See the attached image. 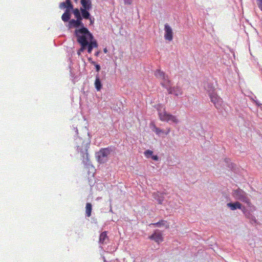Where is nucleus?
Wrapping results in <instances>:
<instances>
[{"label": "nucleus", "instance_id": "e433bc0d", "mask_svg": "<svg viewBox=\"0 0 262 262\" xmlns=\"http://www.w3.org/2000/svg\"><path fill=\"white\" fill-rule=\"evenodd\" d=\"M99 54V52H96V53H95V56H98Z\"/></svg>", "mask_w": 262, "mask_h": 262}, {"label": "nucleus", "instance_id": "cd10ccee", "mask_svg": "<svg viewBox=\"0 0 262 262\" xmlns=\"http://www.w3.org/2000/svg\"><path fill=\"white\" fill-rule=\"evenodd\" d=\"M153 154V151L150 150H146L144 152V155L146 158H149L150 156H152Z\"/></svg>", "mask_w": 262, "mask_h": 262}, {"label": "nucleus", "instance_id": "7c9ffc66", "mask_svg": "<svg viewBox=\"0 0 262 262\" xmlns=\"http://www.w3.org/2000/svg\"><path fill=\"white\" fill-rule=\"evenodd\" d=\"M155 132L157 134L159 135L161 133H163L162 130L160 129L159 128H156L155 129Z\"/></svg>", "mask_w": 262, "mask_h": 262}, {"label": "nucleus", "instance_id": "20e7f679", "mask_svg": "<svg viewBox=\"0 0 262 262\" xmlns=\"http://www.w3.org/2000/svg\"><path fill=\"white\" fill-rule=\"evenodd\" d=\"M232 195L234 199L244 202L247 205H250V201L248 196V194L242 189L238 188L236 189L233 190Z\"/></svg>", "mask_w": 262, "mask_h": 262}, {"label": "nucleus", "instance_id": "393cba45", "mask_svg": "<svg viewBox=\"0 0 262 262\" xmlns=\"http://www.w3.org/2000/svg\"><path fill=\"white\" fill-rule=\"evenodd\" d=\"M92 210V205L90 203H87L85 206V213L88 217L91 216V212Z\"/></svg>", "mask_w": 262, "mask_h": 262}, {"label": "nucleus", "instance_id": "2f4dec72", "mask_svg": "<svg viewBox=\"0 0 262 262\" xmlns=\"http://www.w3.org/2000/svg\"><path fill=\"white\" fill-rule=\"evenodd\" d=\"M124 3L127 5H130L132 3V0H124Z\"/></svg>", "mask_w": 262, "mask_h": 262}, {"label": "nucleus", "instance_id": "39448f33", "mask_svg": "<svg viewBox=\"0 0 262 262\" xmlns=\"http://www.w3.org/2000/svg\"><path fill=\"white\" fill-rule=\"evenodd\" d=\"M155 76L161 80V84L168 90L171 87V81L167 75L160 70H157L155 72Z\"/></svg>", "mask_w": 262, "mask_h": 262}, {"label": "nucleus", "instance_id": "c756f323", "mask_svg": "<svg viewBox=\"0 0 262 262\" xmlns=\"http://www.w3.org/2000/svg\"><path fill=\"white\" fill-rule=\"evenodd\" d=\"M91 63L95 66L96 70L97 72H99L100 70V66L99 64H96L95 61H92Z\"/></svg>", "mask_w": 262, "mask_h": 262}, {"label": "nucleus", "instance_id": "a211bd4d", "mask_svg": "<svg viewBox=\"0 0 262 262\" xmlns=\"http://www.w3.org/2000/svg\"><path fill=\"white\" fill-rule=\"evenodd\" d=\"M153 196L155 199H156L159 203V204H162L164 200V196L162 193L159 192H155L153 194Z\"/></svg>", "mask_w": 262, "mask_h": 262}, {"label": "nucleus", "instance_id": "c85d7f7f", "mask_svg": "<svg viewBox=\"0 0 262 262\" xmlns=\"http://www.w3.org/2000/svg\"><path fill=\"white\" fill-rule=\"evenodd\" d=\"M75 20L76 21L78 27H81V28L80 29H82L83 28H85L84 27V24H83L82 21H79V20H77V19H76Z\"/></svg>", "mask_w": 262, "mask_h": 262}, {"label": "nucleus", "instance_id": "4be33fe9", "mask_svg": "<svg viewBox=\"0 0 262 262\" xmlns=\"http://www.w3.org/2000/svg\"><path fill=\"white\" fill-rule=\"evenodd\" d=\"M204 87H205V89L207 91V92L208 93V95L210 97L211 101L213 102L212 90L211 84H209L208 83H205Z\"/></svg>", "mask_w": 262, "mask_h": 262}, {"label": "nucleus", "instance_id": "6ab92c4d", "mask_svg": "<svg viewBox=\"0 0 262 262\" xmlns=\"http://www.w3.org/2000/svg\"><path fill=\"white\" fill-rule=\"evenodd\" d=\"M70 10H69V9H66L64 13L61 16V18L63 21L67 22L70 20Z\"/></svg>", "mask_w": 262, "mask_h": 262}, {"label": "nucleus", "instance_id": "f3484780", "mask_svg": "<svg viewBox=\"0 0 262 262\" xmlns=\"http://www.w3.org/2000/svg\"><path fill=\"white\" fill-rule=\"evenodd\" d=\"M59 7L61 9L62 8H67L69 9V10L72 9L73 7L72 4H71L70 0H66V3L62 2L60 4Z\"/></svg>", "mask_w": 262, "mask_h": 262}, {"label": "nucleus", "instance_id": "b1692460", "mask_svg": "<svg viewBox=\"0 0 262 262\" xmlns=\"http://www.w3.org/2000/svg\"><path fill=\"white\" fill-rule=\"evenodd\" d=\"M214 105L215 106V107L218 108V105H221L223 101L221 98L217 97V96H216L215 93H214Z\"/></svg>", "mask_w": 262, "mask_h": 262}, {"label": "nucleus", "instance_id": "f03ea898", "mask_svg": "<svg viewBox=\"0 0 262 262\" xmlns=\"http://www.w3.org/2000/svg\"><path fill=\"white\" fill-rule=\"evenodd\" d=\"M77 30L79 33L85 38V41L88 44L86 46V49H87L88 52L91 53L93 49L97 48L98 46L97 41L94 39L93 35L86 28L77 29Z\"/></svg>", "mask_w": 262, "mask_h": 262}, {"label": "nucleus", "instance_id": "9b49d317", "mask_svg": "<svg viewBox=\"0 0 262 262\" xmlns=\"http://www.w3.org/2000/svg\"><path fill=\"white\" fill-rule=\"evenodd\" d=\"M149 238L154 241L156 243L158 244L163 241L162 233L159 230H156L149 237Z\"/></svg>", "mask_w": 262, "mask_h": 262}, {"label": "nucleus", "instance_id": "dca6fc26", "mask_svg": "<svg viewBox=\"0 0 262 262\" xmlns=\"http://www.w3.org/2000/svg\"><path fill=\"white\" fill-rule=\"evenodd\" d=\"M153 225L154 226L158 227H165L166 229L168 228L169 226V224L167 223V222L165 220H161L159 222L156 223H151L149 224V226Z\"/></svg>", "mask_w": 262, "mask_h": 262}, {"label": "nucleus", "instance_id": "f257e3e1", "mask_svg": "<svg viewBox=\"0 0 262 262\" xmlns=\"http://www.w3.org/2000/svg\"><path fill=\"white\" fill-rule=\"evenodd\" d=\"M76 142L77 144V149L80 152H83V149L85 150V152L83 154V162L84 164H88L90 162L89 154L88 153V150L89 148V146L91 143V140L89 137L88 134L84 139H82L80 137H78L76 139Z\"/></svg>", "mask_w": 262, "mask_h": 262}, {"label": "nucleus", "instance_id": "2eb2a0df", "mask_svg": "<svg viewBox=\"0 0 262 262\" xmlns=\"http://www.w3.org/2000/svg\"><path fill=\"white\" fill-rule=\"evenodd\" d=\"M80 3L82 5L80 10H90L91 9L92 5L91 0H81Z\"/></svg>", "mask_w": 262, "mask_h": 262}, {"label": "nucleus", "instance_id": "a19ab883", "mask_svg": "<svg viewBox=\"0 0 262 262\" xmlns=\"http://www.w3.org/2000/svg\"><path fill=\"white\" fill-rule=\"evenodd\" d=\"M78 0H74L75 2H77Z\"/></svg>", "mask_w": 262, "mask_h": 262}, {"label": "nucleus", "instance_id": "0eeeda50", "mask_svg": "<svg viewBox=\"0 0 262 262\" xmlns=\"http://www.w3.org/2000/svg\"><path fill=\"white\" fill-rule=\"evenodd\" d=\"M111 153L108 148L101 149L97 154V159L99 163H104L107 160V157Z\"/></svg>", "mask_w": 262, "mask_h": 262}, {"label": "nucleus", "instance_id": "1a4fd4ad", "mask_svg": "<svg viewBox=\"0 0 262 262\" xmlns=\"http://www.w3.org/2000/svg\"><path fill=\"white\" fill-rule=\"evenodd\" d=\"M165 34L164 38L166 40L171 41L173 39V32L171 27L168 24H166L164 25Z\"/></svg>", "mask_w": 262, "mask_h": 262}, {"label": "nucleus", "instance_id": "aec40b11", "mask_svg": "<svg viewBox=\"0 0 262 262\" xmlns=\"http://www.w3.org/2000/svg\"><path fill=\"white\" fill-rule=\"evenodd\" d=\"M94 85L97 91H99L102 89V84L98 75H96Z\"/></svg>", "mask_w": 262, "mask_h": 262}, {"label": "nucleus", "instance_id": "9d476101", "mask_svg": "<svg viewBox=\"0 0 262 262\" xmlns=\"http://www.w3.org/2000/svg\"><path fill=\"white\" fill-rule=\"evenodd\" d=\"M242 211L245 217L249 220L251 224H256L257 223V220L255 217L253 215L250 211L247 209L245 207H243Z\"/></svg>", "mask_w": 262, "mask_h": 262}, {"label": "nucleus", "instance_id": "473e14b6", "mask_svg": "<svg viewBox=\"0 0 262 262\" xmlns=\"http://www.w3.org/2000/svg\"><path fill=\"white\" fill-rule=\"evenodd\" d=\"M76 18L77 20H79V21H82V18H83L82 17V15H81L79 16L76 17Z\"/></svg>", "mask_w": 262, "mask_h": 262}, {"label": "nucleus", "instance_id": "a878e982", "mask_svg": "<svg viewBox=\"0 0 262 262\" xmlns=\"http://www.w3.org/2000/svg\"><path fill=\"white\" fill-rule=\"evenodd\" d=\"M69 25L70 28H77V27H78L77 25L75 19H71L69 21Z\"/></svg>", "mask_w": 262, "mask_h": 262}, {"label": "nucleus", "instance_id": "4468645a", "mask_svg": "<svg viewBox=\"0 0 262 262\" xmlns=\"http://www.w3.org/2000/svg\"><path fill=\"white\" fill-rule=\"evenodd\" d=\"M227 206L231 210H235L237 209H239L242 210V208L244 207L242 204L238 201L228 203H227Z\"/></svg>", "mask_w": 262, "mask_h": 262}, {"label": "nucleus", "instance_id": "f704fd0d", "mask_svg": "<svg viewBox=\"0 0 262 262\" xmlns=\"http://www.w3.org/2000/svg\"><path fill=\"white\" fill-rule=\"evenodd\" d=\"M152 159L154 160H158V157L157 156H152Z\"/></svg>", "mask_w": 262, "mask_h": 262}, {"label": "nucleus", "instance_id": "72a5a7b5", "mask_svg": "<svg viewBox=\"0 0 262 262\" xmlns=\"http://www.w3.org/2000/svg\"><path fill=\"white\" fill-rule=\"evenodd\" d=\"M258 6H262V0H257Z\"/></svg>", "mask_w": 262, "mask_h": 262}, {"label": "nucleus", "instance_id": "f8f14e48", "mask_svg": "<svg viewBox=\"0 0 262 262\" xmlns=\"http://www.w3.org/2000/svg\"><path fill=\"white\" fill-rule=\"evenodd\" d=\"M89 10H80V12L82 17L84 19H89L90 21V25H92L94 23L95 18L91 16Z\"/></svg>", "mask_w": 262, "mask_h": 262}, {"label": "nucleus", "instance_id": "c9c22d12", "mask_svg": "<svg viewBox=\"0 0 262 262\" xmlns=\"http://www.w3.org/2000/svg\"><path fill=\"white\" fill-rule=\"evenodd\" d=\"M170 131V128H168V129H167V132L166 133V135L168 134L169 133Z\"/></svg>", "mask_w": 262, "mask_h": 262}, {"label": "nucleus", "instance_id": "4c0bfd02", "mask_svg": "<svg viewBox=\"0 0 262 262\" xmlns=\"http://www.w3.org/2000/svg\"><path fill=\"white\" fill-rule=\"evenodd\" d=\"M107 49L106 48H105L104 49V52L106 53H107Z\"/></svg>", "mask_w": 262, "mask_h": 262}, {"label": "nucleus", "instance_id": "ea45409f", "mask_svg": "<svg viewBox=\"0 0 262 262\" xmlns=\"http://www.w3.org/2000/svg\"><path fill=\"white\" fill-rule=\"evenodd\" d=\"M89 61H91V62H92V61L91 58H89Z\"/></svg>", "mask_w": 262, "mask_h": 262}, {"label": "nucleus", "instance_id": "423d86ee", "mask_svg": "<svg viewBox=\"0 0 262 262\" xmlns=\"http://www.w3.org/2000/svg\"><path fill=\"white\" fill-rule=\"evenodd\" d=\"M74 34L77 38V41L80 45V48L77 51V54L79 56L81 52H83L86 49V46L88 44L85 41V38L79 33L77 29H75Z\"/></svg>", "mask_w": 262, "mask_h": 262}, {"label": "nucleus", "instance_id": "bb28decb", "mask_svg": "<svg viewBox=\"0 0 262 262\" xmlns=\"http://www.w3.org/2000/svg\"><path fill=\"white\" fill-rule=\"evenodd\" d=\"M80 12H80V9L79 10L78 9L76 8V9L73 10V14H74L75 18L76 17H78V16H79L81 15V14H80Z\"/></svg>", "mask_w": 262, "mask_h": 262}, {"label": "nucleus", "instance_id": "ddd939ff", "mask_svg": "<svg viewBox=\"0 0 262 262\" xmlns=\"http://www.w3.org/2000/svg\"><path fill=\"white\" fill-rule=\"evenodd\" d=\"M167 91L169 94H173L177 96L181 95L183 94L182 89L178 86L169 88Z\"/></svg>", "mask_w": 262, "mask_h": 262}, {"label": "nucleus", "instance_id": "412c9836", "mask_svg": "<svg viewBox=\"0 0 262 262\" xmlns=\"http://www.w3.org/2000/svg\"><path fill=\"white\" fill-rule=\"evenodd\" d=\"M225 163H226V166L230 170H234L235 167L236 165L231 162V160L229 158H226L225 159Z\"/></svg>", "mask_w": 262, "mask_h": 262}, {"label": "nucleus", "instance_id": "5701e85b", "mask_svg": "<svg viewBox=\"0 0 262 262\" xmlns=\"http://www.w3.org/2000/svg\"><path fill=\"white\" fill-rule=\"evenodd\" d=\"M107 233L106 231L102 232L99 236V243L101 244L105 243V241L107 239Z\"/></svg>", "mask_w": 262, "mask_h": 262}, {"label": "nucleus", "instance_id": "58836bf2", "mask_svg": "<svg viewBox=\"0 0 262 262\" xmlns=\"http://www.w3.org/2000/svg\"><path fill=\"white\" fill-rule=\"evenodd\" d=\"M259 8L260 9V10L262 11V6H258Z\"/></svg>", "mask_w": 262, "mask_h": 262}, {"label": "nucleus", "instance_id": "6e6552de", "mask_svg": "<svg viewBox=\"0 0 262 262\" xmlns=\"http://www.w3.org/2000/svg\"><path fill=\"white\" fill-rule=\"evenodd\" d=\"M159 116L160 119L162 121H171L173 123H177L178 122V119L176 116L167 113L165 110L163 112H159Z\"/></svg>", "mask_w": 262, "mask_h": 262}, {"label": "nucleus", "instance_id": "7ed1b4c3", "mask_svg": "<svg viewBox=\"0 0 262 262\" xmlns=\"http://www.w3.org/2000/svg\"><path fill=\"white\" fill-rule=\"evenodd\" d=\"M77 30L79 33L85 38V41L88 44L86 46V49H87L88 52L91 53L93 49L97 48L98 46L97 41L94 39L93 35L86 28L77 29Z\"/></svg>", "mask_w": 262, "mask_h": 262}]
</instances>
